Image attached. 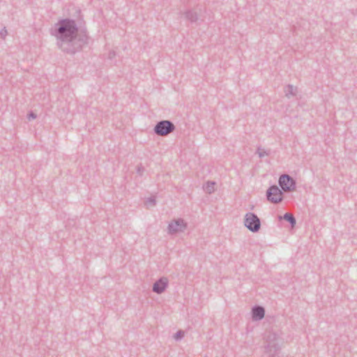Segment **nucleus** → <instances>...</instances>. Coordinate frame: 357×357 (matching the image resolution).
Wrapping results in <instances>:
<instances>
[{
	"label": "nucleus",
	"instance_id": "2eb2a0df",
	"mask_svg": "<svg viewBox=\"0 0 357 357\" xmlns=\"http://www.w3.org/2000/svg\"><path fill=\"white\" fill-rule=\"evenodd\" d=\"M155 199L153 197H149L146 201L145 204L147 206H153L155 205Z\"/></svg>",
	"mask_w": 357,
	"mask_h": 357
},
{
	"label": "nucleus",
	"instance_id": "0eeeda50",
	"mask_svg": "<svg viewBox=\"0 0 357 357\" xmlns=\"http://www.w3.org/2000/svg\"><path fill=\"white\" fill-rule=\"evenodd\" d=\"M283 200V192L277 185L269 187V202L278 204Z\"/></svg>",
	"mask_w": 357,
	"mask_h": 357
},
{
	"label": "nucleus",
	"instance_id": "a211bd4d",
	"mask_svg": "<svg viewBox=\"0 0 357 357\" xmlns=\"http://www.w3.org/2000/svg\"><path fill=\"white\" fill-rule=\"evenodd\" d=\"M7 34V30L6 29V28H3V29L1 30L0 31V36L4 38L5 36H6Z\"/></svg>",
	"mask_w": 357,
	"mask_h": 357
},
{
	"label": "nucleus",
	"instance_id": "1a4fd4ad",
	"mask_svg": "<svg viewBox=\"0 0 357 357\" xmlns=\"http://www.w3.org/2000/svg\"><path fill=\"white\" fill-rule=\"evenodd\" d=\"M252 319L253 321L261 320L265 316V309L260 305H255L251 310Z\"/></svg>",
	"mask_w": 357,
	"mask_h": 357
},
{
	"label": "nucleus",
	"instance_id": "423d86ee",
	"mask_svg": "<svg viewBox=\"0 0 357 357\" xmlns=\"http://www.w3.org/2000/svg\"><path fill=\"white\" fill-rule=\"evenodd\" d=\"M187 228V223L182 218L173 220L169 222L167 230L168 234H174L178 232H183Z\"/></svg>",
	"mask_w": 357,
	"mask_h": 357
},
{
	"label": "nucleus",
	"instance_id": "ddd939ff",
	"mask_svg": "<svg viewBox=\"0 0 357 357\" xmlns=\"http://www.w3.org/2000/svg\"><path fill=\"white\" fill-rule=\"evenodd\" d=\"M215 185V182L213 181H208L206 183V185L205 187V190L207 193L211 194L213 192L214 188L213 185Z\"/></svg>",
	"mask_w": 357,
	"mask_h": 357
},
{
	"label": "nucleus",
	"instance_id": "f8f14e48",
	"mask_svg": "<svg viewBox=\"0 0 357 357\" xmlns=\"http://www.w3.org/2000/svg\"><path fill=\"white\" fill-rule=\"evenodd\" d=\"M283 219L288 222L291 227H294L296 224L295 217L290 213H286L283 215Z\"/></svg>",
	"mask_w": 357,
	"mask_h": 357
},
{
	"label": "nucleus",
	"instance_id": "dca6fc26",
	"mask_svg": "<svg viewBox=\"0 0 357 357\" xmlns=\"http://www.w3.org/2000/svg\"><path fill=\"white\" fill-rule=\"evenodd\" d=\"M36 117H37V115L34 112H31L27 115V118H28L29 121L35 119H36Z\"/></svg>",
	"mask_w": 357,
	"mask_h": 357
},
{
	"label": "nucleus",
	"instance_id": "6ab92c4d",
	"mask_svg": "<svg viewBox=\"0 0 357 357\" xmlns=\"http://www.w3.org/2000/svg\"><path fill=\"white\" fill-rule=\"evenodd\" d=\"M257 151L260 158L268 154L266 151H261L260 149H258Z\"/></svg>",
	"mask_w": 357,
	"mask_h": 357
},
{
	"label": "nucleus",
	"instance_id": "412c9836",
	"mask_svg": "<svg viewBox=\"0 0 357 357\" xmlns=\"http://www.w3.org/2000/svg\"><path fill=\"white\" fill-rule=\"evenodd\" d=\"M265 195H266V199H268V190H266Z\"/></svg>",
	"mask_w": 357,
	"mask_h": 357
},
{
	"label": "nucleus",
	"instance_id": "f257e3e1",
	"mask_svg": "<svg viewBox=\"0 0 357 357\" xmlns=\"http://www.w3.org/2000/svg\"><path fill=\"white\" fill-rule=\"evenodd\" d=\"M55 26L54 35L57 39L58 47L63 52L74 54L88 43V36L85 32L79 33L75 20L69 18L62 19Z\"/></svg>",
	"mask_w": 357,
	"mask_h": 357
},
{
	"label": "nucleus",
	"instance_id": "39448f33",
	"mask_svg": "<svg viewBox=\"0 0 357 357\" xmlns=\"http://www.w3.org/2000/svg\"><path fill=\"white\" fill-rule=\"evenodd\" d=\"M278 183L282 190L291 192L296 190V181L289 174H282L280 176Z\"/></svg>",
	"mask_w": 357,
	"mask_h": 357
},
{
	"label": "nucleus",
	"instance_id": "aec40b11",
	"mask_svg": "<svg viewBox=\"0 0 357 357\" xmlns=\"http://www.w3.org/2000/svg\"><path fill=\"white\" fill-rule=\"evenodd\" d=\"M116 56V53L114 51H110L108 55V58L109 59H112Z\"/></svg>",
	"mask_w": 357,
	"mask_h": 357
},
{
	"label": "nucleus",
	"instance_id": "4468645a",
	"mask_svg": "<svg viewBox=\"0 0 357 357\" xmlns=\"http://www.w3.org/2000/svg\"><path fill=\"white\" fill-rule=\"evenodd\" d=\"M183 337H184V332L181 330L177 331L174 335V338L176 341L181 340Z\"/></svg>",
	"mask_w": 357,
	"mask_h": 357
},
{
	"label": "nucleus",
	"instance_id": "9d476101",
	"mask_svg": "<svg viewBox=\"0 0 357 357\" xmlns=\"http://www.w3.org/2000/svg\"><path fill=\"white\" fill-rule=\"evenodd\" d=\"M297 91V87L291 84H289L284 88L285 96L289 98L295 96Z\"/></svg>",
	"mask_w": 357,
	"mask_h": 357
},
{
	"label": "nucleus",
	"instance_id": "f03ea898",
	"mask_svg": "<svg viewBox=\"0 0 357 357\" xmlns=\"http://www.w3.org/2000/svg\"><path fill=\"white\" fill-rule=\"evenodd\" d=\"M176 126L171 121L162 120L155 124L153 131L158 136L164 137L174 132Z\"/></svg>",
	"mask_w": 357,
	"mask_h": 357
},
{
	"label": "nucleus",
	"instance_id": "20e7f679",
	"mask_svg": "<svg viewBox=\"0 0 357 357\" xmlns=\"http://www.w3.org/2000/svg\"><path fill=\"white\" fill-rule=\"evenodd\" d=\"M269 357H279L282 340L275 333L269 331Z\"/></svg>",
	"mask_w": 357,
	"mask_h": 357
},
{
	"label": "nucleus",
	"instance_id": "7ed1b4c3",
	"mask_svg": "<svg viewBox=\"0 0 357 357\" xmlns=\"http://www.w3.org/2000/svg\"><path fill=\"white\" fill-rule=\"evenodd\" d=\"M243 224L252 233L258 232L261 228L260 219L255 213L251 212H248L245 215Z\"/></svg>",
	"mask_w": 357,
	"mask_h": 357
},
{
	"label": "nucleus",
	"instance_id": "6e6552de",
	"mask_svg": "<svg viewBox=\"0 0 357 357\" xmlns=\"http://www.w3.org/2000/svg\"><path fill=\"white\" fill-rule=\"evenodd\" d=\"M168 286V280L167 278L162 277L158 280L153 285V291L160 294L163 293Z\"/></svg>",
	"mask_w": 357,
	"mask_h": 357
},
{
	"label": "nucleus",
	"instance_id": "9b49d317",
	"mask_svg": "<svg viewBox=\"0 0 357 357\" xmlns=\"http://www.w3.org/2000/svg\"><path fill=\"white\" fill-rule=\"evenodd\" d=\"M184 15L185 18L191 22H196L198 20L197 13L193 10H188Z\"/></svg>",
	"mask_w": 357,
	"mask_h": 357
},
{
	"label": "nucleus",
	"instance_id": "f3484780",
	"mask_svg": "<svg viewBox=\"0 0 357 357\" xmlns=\"http://www.w3.org/2000/svg\"><path fill=\"white\" fill-rule=\"evenodd\" d=\"M144 171V168L142 166V165L137 166V172L139 175L142 176Z\"/></svg>",
	"mask_w": 357,
	"mask_h": 357
}]
</instances>
